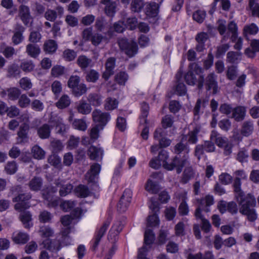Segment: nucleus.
Listing matches in <instances>:
<instances>
[{
  "label": "nucleus",
  "instance_id": "6e6552de",
  "mask_svg": "<svg viewBox=\"0 0 259 259\" xmlns=\"http://www.w3.org/2000/svg\"><path fill=\"white\" fill-rule=\"evenodd\" d=\"M29 124L26 122L22 124L17 132V142L18 144H24L28 141Z\"/></svg>",
  "mask_w": 259,
  "mask_h": 259
},
{
  "label": "nucleus",
  "instance_id": "f03ea898",
  "mask_svg": "<svg viewBox=\"0 0 259 259\" xmlns=\"http://www.w3.org/2000/svg\"><path fill=\"white\" fill-rule=\"evenodd\" d=\"M234 191L235 198L240 206V213H245L247 209L255 206L256 200L253 195L250 194H245L241 189Z\"/></svg>",
  "mask_w": 259,
  "mask_h": 259
},
{
  "label": "nucleus",
  "instance_id": "4d7b16f0",
  "mask_svg": "<svg viewBox=\"0 0 259 259\" xmlns=\"http://www.w3.org/2000/svg\"><path fill=\"white\" fill-rule=\"evenodd\" d=\"M146 190L150 193L156 194L159 190L158 185L149 179L145 186Z\"/></svg>",
  "mask_w": 259,
  "mask_h": 259
},
{
  "label": "nucleus",
  "instance_id": "e2e57ef3",
  "mask_svg": "<svg viewBox=\"0 0 259 259\" xmlns=\"http://www.w3.org/2000/svg\"><path fill=\"white\" fill-rule=\"evenodd\" d=\"M238 74L237 67L235 66H231L228 67L226 75L229 80H234Z\"/></svg>",
  "mask_w": 259,
  "mask_h": 259
},
{
  "label": "nucleus",
  "instance_id": "4be33fe9",
  "mask_svg": "<svg viewBox=\"0 0 259 259\" xmlns=\"http://www.w3.org/2000/svg\"><path fill=\"white\" fill-rule=\"evenodd\" d=\"M183 171L181 182L183 184L187 183L194 176V171L190 164H187Z\"/></svg>",
  "mask_w": 259,
  "mask_h": 259
},
{
  "label": "nucleus",
  "instance_id": "338daca9",
  "mask_svg": "<svg viewBox=\"0 0 259 259\" xmlns=\"http://www.w3.org/2000/svg\"><path fill=\"white\" fill-rule=\"evenodd\" d=\"M183 151H185L187 154L189 152L190 149L186 144L180 142L175 145L174 147L175 153L179 154Z\"/></svg>",
  "mask_w": 259,
  "mask_h": 259
},
{
  "label": "nucleus",
  "instance_id": "13d9d810",
  "mask_svg": "<svg viewBox=\"0 0 259 259\" xmlns=\"http://www.w3.org/2000/svg\"><path fill=\"white\" fill-rule=\"evenodd\" d=\"M99 77V73L97 71L92 69L87 73L85 79L88 82H95Z\"/></svg>",
  "mask_w": 259,
  "mask_h": 259
},
{
  "label": "nucleus",
  "instance_id": "0e129e2a",
  "mask_svg": "<svg viewBox=\"0 0 259 259\" xmlns=\"http://www.w3.org/2000/svg\"><path fill=\"white\" fill-rule=\"evenodd\" d=\"M76 56V52L70 49H66L63 53V58L67 61L74 60Z\"/></svg>",
  "mask_w": 259,
  "mask_h": 259
},
{
  "label": "nucleus",
  "instance_id": "b1692460",
  "mask_svg": "<svg viewBox=\"0 0 259 259\" xmlns=\"http://www.w3.org/2000/svg\"><path fill=\"white\" fill-rule=\"evenodd\" d=\"M214 203L213 198L209 195H206L204 198L200 200V207L206 212H209L210 209L209 207L212 205Z\"/></svg>",
  "mask_w": 259,
  "mask_h": 259
},
{
  "label": "nucleus",
  "instance_id": "f704fd0d",
  "mask_svg": "<svg viewBox=\"0 0 259 259\" xmlns=\"http://www.w3.org/2000/svg\"><path fill=\"white\" fill-rule=\"evenodd\" d=\"M71 103V100L67 95H62L56 103V106L59 109H64L68 107Z\"/></svg>",
  "mask_w": 259,
  "mask_h": 259
},
{
  "label": "nucleus",
  "instance_id": "f257e3e1",
  "mask_svg": "<svg viewBox=\"0 0 259 259\" xmlns=\"http://www.w3.org/2000/svg\"><path fill=\"white\" fill-rule=\"evenodd\" d=\"M197 82V88L199 90H202L204 85L206 90L207 91H211L213 95H215L220 92L217 81V76L214 72L208 74L205 78L203 75H200Z\"/></svg>",
  "mask_w": 259,
  "mask_h": 259
},
{
  "label": "nucleus",
  "instance_id": "8fccbe9b",
  "mask_svg": "<svg viewBox=\"0 0 259 259\" xmlns=\"http://www.w3.org/2000/svg\"><path fill=\"white\" fill-rule=\"evenodd\" d=\"M87 91V87L84 83L78 84L72 90V93L76 97H79L85 94Z\"/></svg>",
  "mask_w": 259,
  "mask_h": 259
},
{
  "label": "nucleus",
  "instance_id": "603ef678",
  "mask_svg": "<svg viewBox=\"0 0 259 259\" xmlns=\"http://www.w3.org/2000/svg\"><path fill=\"white\" fill-rule=\"evenodd\" d=\"M155 240V235L153 231L150 229H147L145 232L144 242L146 245H149L153 243Z\"/></svg>",
  "mask_w": 259,
  "mask_h": 259
},
{
  "label": "nucleus",
  "instance_id": "39448f33",
  "mask_svg": "<svg viewBox=\"0 0 259 259\" xmlns=\"http://www.w3.org/2000/svg\"><path fill=\"white\" fill-rule=\"evenodd\" d=\"M92 115L93 121L97 123L96 125H100L101 128H104L110 119L109 113L103 112L98 109L94 110Z\"/></svg>",
  "mask_w": 259,
  "mask_h": 259
},
{
  "label": "nucleus",
  "instance_id": "bb28decb",
  "mask_svg": "<svg viewBox=\"0 0 259 259\" xmlns=\"http://www.w3.org/2000/svg\"><path fill=\"white\" fill-rule=\"evenodd\" d=\"M26 52L32 58H36L40 52L39 47L35 44H29L26 46Z\"/></svg>",
  "mask_w": 259,
  "mask_h": 259
},
{
  "label": "nucleus",
  "instance_id": "cd10ccee",
  "mask_svg": "<svg viewBox=\"0 0 259 259\" xmlns=\"http://www.w3.org/2000/svg\"><path fill=\"white\" fill-rule=\"evenodd\" d=\"M42 185V180L39 177H34L28 183L30 189L33 191H38L40 190Z\"/></svg>",
  "mask_w": 259,
  "mask_h": 259
},
{
  "label": "nucleus",
  "instance_id": "dca6fc26",
  "mask_svg": "<svg viewBox=\"0 0 259 259\" xmlns=\"http://www.w3.org/2000/svg\"><path fill=\"white\" fill-rule=\"evenodd\" d=\"M246 109L244 106H239L233 108L232 114V118L237 121L240 122L243 120L246 116Z\"/></svg>",
  "mask_w": 259,
  "mask_h": 259
},
{
  "label": "nucleus",
  "instance_id": "c9c22d12",
  "mask_svg": "<svg viewBox=\"0 0 259 259\" xmlns=\"http://www.w3.org/2000/svg\"><path fill=\"white\" fill-rule=\"evenodd\" d=\"M54 125L57 130V133L63 134L66 132L68 128L67 126L63 122V119L60 117H56L54 120Z\"/></svg>",
  "mask_w": 259,
  "mask_h": 259
},
{
  "label": "nucleus",
  "instance_id": "69168bd1",
  "mask_svg": "<svg viewBox=\"0 0 259 259\" xmlns=\"http://www.w3.org/2000/svg\"><path fill=\"white\" fill-rule=\"evenodd\" d=\"M18 99H19L18 104L21 108H26L30 104V99L25 94L21 95Z\"/></svg>",
  "mask_w": 259,
  "mask_h": 259
},
{
  "label": "nucleus",
  "instance_id": "680f3d73",
  "mask_svg": "<svg viewBox=\"0 0 259 259\" xmlns=\"http://www.w3.org/2000/svg\"><path fill=\"white\" fill-rule=\"evenodd\" d=\"M40 235L42 237H49L54 234L53 230L48 226H43L40 228L39 231Z\"/></svg>",
  "mask_w": 259,
  "mask_h": 259
},
{
  "label": "nucleus",
  "instance_id": "5fc2aeb1",
  "mask_svg": "<svg viewBox=\"0 0 259 259\" xmlns=\"http://www.w3.org/2000/svg\"><path fill=\"white\" fill-rule=\"evenodd\" d=\"M42 244L44 247L51 251H57L59 250L58 246V243L55 241H52L49 239H47L43 241Z\"/></svg>",
  "mask_w": 259,
  "mask_h": 259
},
{
  "label": "nucleus",
  "instance_id": "9b49d317",
  "mask_svg": "<svg viewBox=\"0 0 259 259\" xmlns=\"http://www.w3.org/2000/svg\"><path fill=\"white\" fill-rule=\"evenodd\" d=\"M25 31V28L20 23H16L14 27V35L12 37V40L14 45H17L20 44L24 39L23 33Z\"/></svg>",
  "mask_w": 259,
  "mask_h": 259
},
{
  "label": "nucleus",
  "instance_id": "a878e982",
  "mask_svg": "<svg viewBox=\"0 0 259 259\" xmlns=\"http://www.w3.org/2000/svg\"><path fill=\"white\" fill-rule=\"evenodd\" d=\"M200 132V128L198 127H195L192 131L189 132L186 135V139L188 142L190 144H195L198 141L197 135Z\"/></svg>",
  "mask_w": 259,
  "mask_h": 259
},
{
  "label": "nucleus",
  "instance_id": "473e14b6",
  "mask_svg": "<svg viewBox=\"0 0 259 259\" xmlns=\"http://www.w3.org/2000/svg\"><path fill=\"white\" fill-rule=\"evenodd\" d=\"M159 5L155 2L150 3L146 8V14L150 17H155L158 13Z\"/></svg>",
  "mask_w": 259,
  "mask_h": 259
},
{
  "label": "nucleus",
  "instance_id": "c756f323",
  "mask_svg": "<svg viewBox=\"0 0 259 259\" xmlns=\"http://www.w3.org/2000/svg\"><path fill=\"white\" fill-rule=\"evenodd\" d=\"M92 62V60L85 55L79 56L76 61L77 65L81 69H85L90 66Z\"/></svg>",
  "mask_w": 259,
  "mask_h": 259
},
{
  "label": "nucleus",
  "instance_id": "052dcab7",
  "mask_svg": "<svg viewBox=\"0 0 259 259\" xmlns=\"http://www.w3.org/2000/svg\"><path fill=\"white\" fill-rule=\"evenodd\" d=\"M72 125L75 129L84 131L87 128V125L85 121L82 119H76L73 123Z\"/></svg>",
  "mask_w": 259,
  "mask_h": 259
},
{
  "label": "nucleus",
  "instance_id": "7ed1b4c3",
  "mask_svg": "<svg viewBox=\"0 0 259 259\" xmlns=\"http://www.w3.org/2000/svg\"><path fill=\"white\" fill-rule=\"evenodd\" d=\"M187 164H190L188 155H185L182 158L176 155L171 159L170 162L164 163L163 167L168 170H172L175 168L177 173L179 174L182 171L183 168Z\"/></svg>",
  "mask_w": 259,
  "mask_h": 259
},
{
  "label": "nucleus",
  "instance_id": "3c124183",
  "mask_svg": "<svg viewBox=\"0 0 259 259\" xmlns=\"http://www.w3.org/2000/svg\"><path fill=\"white\" fill-rule=\"evenodd\" d=\"M48 160L49 163L55 167L60 169L62 168L61 160L58 155L55 154L50 155Z\"/></svg>",
  "mask_w": 259,
  "mask_h": 259
},
{
  "label": "nucleus",
  "instance_id": "4c0bfd02",
  "mask_svg": "<svg viewBox=\"0 0 259 259\" xmlns=\"http://www.w3.org/2000/svg\"><path fill=\"white\" fill-rule=\"evenodd\" d=\"M182 202L179 207V212L182 215H187L189 212L188 206L186 203L187 192H184L183 194Z\"/></svg>",
  "mask_w": 259,
  "mask_h": 259
},
{
  "label": "nucleus",
  "instance_id": "49530a36",
  "mask_svg": "<svg viewBox=\"0 0 259 259\" xmlns=\"http://www.w3.org/2000/svg\"><path fill=\"white\" fill-rule=\"evenodd\" d=\"M144 6L143 0H132L131 4V9L133 12H140Z\"/></svg>",
  "mask_w": 259,
  "mask_h": 259
},
{
  "label": "nucleus",
  "instance_id": "f3484780",
  "mask_svg": "<svg viewBox=\"0 0 259 259\" xmlns=\"http://www.w3.org/2000/svg\"><path fill=\"white\" fill-rule=\"evenodd\" d=\"M235 178L233 183L234 191L241 189V180H246L247 175L243 169L237 170L234 172Z\"/></svg>",
  "mask_w": 259,
  "mask_h": 259
},
{
  "label": "nucleus",
  "instance_id": "c85d7f7f",
  "mask_svg": "<svg viewBox=\"0 0 259 259\" xmlns=\"http://www.w3.org/2000/svg\"><path fill=\"white\" fill-rule=\"evenodd\" d=\"M57 47V44L55 40L50 39L45 42L43 49L46 53L52 54L56 51Z\"/></svg>",
  "mask_w": 259,
  "mask_h": 259
},
{
  "label": "nucleus",
  "instance_id": "5701e85b",
  "mask_svg": "<svg viewBox=\"0 0 259 259\" xmlns=\"http://www.w3.org/2000/svg\"><path fill=\"white\" fill-rule=\"evenodd\" d=\"M51 128L48 124H44L37 130L38 137L41 139H48L51 135Z\"/></svg>",
  "mask_w": 259,
  "mask_h": 259
},
{
  "label": "nucleus",
  "instance_id": "2f4dec72",
  "mask_svg": "<svg viewBox=\"0 0 259 259\" xmlns=\"http://www.w3.org/2000/svg\"><path fill=\"white\" fill-rule=\"evenodd\" d=\"M31 153L34 158L43 159L45 157L46 152L38 145H34L31 149Z\"/></svg>",
  "mask_w": 259,
  "mask_h": 259
},
{
  "label": "nucleus",
  "instance_id": "0eeeda50",
  "mask_svg": "<svg viewBox=\"0 0 259 259\" xmlns=\"http://www.w3.org/2000/svg\"><path fill=\"white\" fill-rule=\"evenodd\" d=\"M56 186H49L42 194L44 199L47 200L49 203L48 205L50 207H55L58 204L57 198H54V194L57 192V188Z\"/></svg>",
  "mask_w": 259,
  "mask_h": 259
},
{
  "label": "nucleus",
  "instance_id": "de8ad7c7",
  "mask_svg": "<svg viewBox=\"0 0 259 259\" xmlns=\"http://www.w3.org/2000/svg\"><path fill=\"white\" fill-rule=\"evenodd\" d=\"M66 69L61 65L54 66L51 69V75L55 77H58L65 73Z\"/></svg>",
  "mask_w": 259,
  "mask_h": 259
},
{
  "label": "nucleus",
  "instance_id": "7c9ffc66",
  "mask_svg": "<svg viewBox=\"0 0 259 259\" xmlns=\"http://www.w3.org/2000/svg\"><path fill=\"white\" fill-rule=\"evenodd\" d=\"M21 71L18 65L12 64L9 65L7 68V76L8 77H19Z\"/></svg>",
  "mask_w": 259,
  "mask_h": 259
},
{
  "label": "nucleus",
  "instance_id": "a211bd4d",
  "mask_svg": "<svg viewBox=\"0 0 259 259\" xmlns=\"http://www.w3.org/2000/svg\"><path fill=\"white\" fill-rule=\"evenodd\" d=\"M210 139L214 141L216 145L220 147L223 148L228 143L229 140L225 137H223L215 131H212L210 136Z\"/></svg>",
  "mask_w": 259,
  "mask_h": 259
},
{
  "label": "nucleus",
  "instance_id": "4468645a",
  "mask_svg": "<svg viewBox=\"0 0 259 259\" xmlns=\"http://www.w3.org/2000/svg\"><path fill=\"white\" fill-rule=\"evenodd\" d=\"M55 184L57 187L60 188L59 193L61 196L67 195L71 192L73 189V186L71 184L67 183L65 184V182L60 179L56 180Z\"/></svg>",
  "mask_w": 259,
  "mask_h": 259
},
{
  "label": "nucleus",
  "instance_id": "412c9836",
  "mask_svg": "<svg viewBox=\"0 0 259 259\" xmlns=\"http://www.w3.org/2000/svg\"><path fill=\"white\" fill-rule=\"evenodd\" d=\"M12 240L16 244H25L29 239V235L22 232H14L12 236Z\"/></svg>",
  "mask_w": 259,
  "mask_h": 259
},
{
  "label": "nucleus",
  "instance_id": "72a5a7b5",
  "mask_svg": "<svg viewBox=\"0 0 259 259\" xmlns=\"http://www.w3.org/2000/svg\"><path fill=\"white\" fill-rule=\"evenodd\" d=\"M103 128H101L100 125H95L89 131L90 141L89 143L95 142L99 137V132Z\"/></svg>",
  "mask_w": 259,
  "mask_h": 259
},
{
  "label": "nucleus",
  "instance_id": "ddd939ff",
  "mask_svg": "<svg viewBox=\"0 0 259 259\" xmlns=\"http://www.w3.org/2000/svg\"><path fill=\"white\" fill-rule=\"evenodd\" d=\"M110 221H107L103 225L101 226V227L100 228V229L97 231V234L95 236V240L94 244L92 246V250L93 251H96L98 246L99 244V242L101 240V239L102 237L104 235L107 229H108L109 225H110Z\"/></svg>",
  "mask_w": 259,
  "mask_h": 259
},
{
  "label": "nucleus",
  "instance_id": "aec40b11",
  "mask_svg": "<svg viewBox=\"0 0 259 259\" xmlns=\"http://www.w3.org/2000/svg\"><path fill=\"white\" fill-rule=\"evenodd\" d=\"M254 131V123L253 121L248 120L244 121L241 125V134L245 137L251 135Z\"/></svg>",
  "mask_w": 259,
  "mask_h": 259
},
{
  "label": "nucleus",
  "instance_id": "20e7f679",
  "mask_svg": "<svg viewBox=\"0 0 259 259\" xmlns=\"http://www.w3.org/2000/svg\"><path fill=\"white\" fill-rule=\"evenodd\" d=\"M32 195L30 193H21L12 199L13 202H16L14 205L16 210L22 212L30 207V204L29 200L31 198Z\"/></svg>",
  "mask_w": 259,
  "mask_h": 259
},
{
  "label": "nucleus",
  "instance_id": "774afa93",
  "mask_svg": "<svg viewBox=\"0 0 259 259\" xmlns=\"http://www.w3.org/2000/svg\"><path fill=\"white\" fill-rule=\"evenodd\" d=\"M51 90L56 96H58L62 90V84L58 80L54 81L51 85Z\"/></svg>",
  "mask_w": 259,
  "mask_h": 259
},
{
  "label": "nucleus",
  "instance_id": "c03bdc74",
  "mask_svg": "<svg viewBox=\"0 0 259 259\" xmlns=\"http://www.w3.org/2000/svg\"><path fill=\"white\" fill-rule=\"evenodd\" d=\"M76 195L80 197H86L89 194L90 191L88 188L83 185H79L75 189Z\"/></svg>",
  "mask_w": 259,
  "mask_h": 259
},
{
  "label": "nucleus",
  "instance_id": "6e6d98bb",
  "mask_svg": "<svg viewBox=\"0 0 259 259\" xmlns=\"http://www.w3.org/2000/svg\"><path fill=\"white\" fill-rule=\"evenodd\" d=\"M142 115L140 119V124H147V120L146 117L148 115L149 112V105L145 102H143L142 104Z\"/></svg>",
  "mask_w": 259,
  "mask_h": 259
},
{
  "label": "nucleus",
  "instance_id": "e433bc0d",
  "mask_svg": "<svg viewBox=\"0 0 259 259\" xmlns=\"http://www.w3.org/2000/svg\"><path fill=\"white\" fill-rule=\"evenodd\" d=\"M20 219L24 225L25 228H29L30 227V222L32 220L31 214L28 211H22L20 214Z\"/></svg>",
  "mask_w": 259,
  "mask_h": 259
},
{
  "label": "nucleus",
  "instance_id": "09e8293b",
  "mask_svg": "<svg viewBox=\"0 0 259 259\" xmlns=\"http://www.w3.org/2000/svg\"><path fill=\"white\" fill-rule=\"evenodd\" d=\"M138 45L135 41H131V44L124 52L126 55L130 57H133L138 52Z\"/></svg>",
  "mask_w": 259,
  "mask_h": 259
},
{
  "label": "nucleus",
  "instance_id": "37998d69",
  "mask_svg": "<svg viewBox=\"0 0 259 259\" xmlns=\"http://www.w3.org/2000/svg\"><path fill=\"white\" fill-rule=\"evenodd\" d=\"M249 154L247 150L241 149L237 153L236 159L239 162L243 163L248 161Z\"/></svg>",
  "mask_w": 259,
  "mask_h": 259
},
{
  "label": "nucleus",
  "instance_id": "423d86ee",
  "mask_svg": "<svg viewBox=\"0 0 259 259\" xmlns=\"http://www.w3.org/2000/svg\"><path fill=\"white\" fill-rule=\"evenodd\" d=\"M18 17L25 26H28L32 23L33 18L27 6L21 5L19 7Z\"/></svg>",
  "mask_w": 259,
  "mask_h": 259
},
{
  "label": "nucleus",
  "instance_id": "58836bf2",
  "mask_svg": "<svg viewBox=\"0 0 259 259\" xmlns=\"http://www.w3.org/2000/svg\"><path fill=\"white\" fill-rule=\"evenodd\" d=\"M117 7V3L114 1L105 5L104 9L105 14L109 17H113L116 12Z\"/></svg>",
  "mask_w": 259,
  "mask_h": 259
},
{
  "label": "nucleus",
  "instance_id": "864d4df0",
  "mask_svg": "<svg viewBox=\"0 0 259 259\" xmlns=\"http://www.w3.org/2000/svg\"><path fill=\"white\" fill-rule=\"evenodd\" d=\"M118 103L115 99L109 97L105 101L104 108L106 110H112L117 107Z\"/></svg>",
  "mask_w": 259,
  "mask_h": 259
},
{
  "label": "nucleus",
  "instance_id": "a18cd8bd",
  "mask_svg": "<svg viewBox=\"0 0 259 259\" xmlns=\"http://www.w3.org/2000/svg\"><path fill=\"white\" fill-rule=\"evenodd\" d=\"M18 169L17 163L14 161L8 162L5 166V171L7 174H14Z\"/></svg>",
  "mask_w": 259,
  "mask_h": 259
},
{
  "label": "nucleus",
  "instance_id": "79ce46f5",
  "mask_svg": "<svg viewBox=\"0 0 259 259\" xmlns=\"http://www.w3.org/2000/svg\"><path fill=\"white\" fill-rule=\"evenodd\" d=\"M20 67L25 72H29L34 70L35 65L31 60H23L20 64Z\"/></svg>",
  "mask_w": 259,
  "mask_h": 259
},
{
  "label": "nucleus",
  "instance_id": "a19ab883",
  "mask_svg": "<svg viewBox=\"0 0 259 259\" xmlns=\"http://www.w3.org/2000/svg\"><path fill=\"white\" fill-rule=\"evenodd\" d=\"M88 100L92 105L98 106L102 103V97L97 94H90L88 96Z\"/></svg>",
  "mask_w": 259,
  "mask_h": 259
},
{
  "label": "nucleus",
  "instance_id": "9d476101",
  "mask_svg": "<svg viewBox=\"0 0 259 259\" xmlns=\"http://www.w3.org/2000/svg\"><path fill=\"white\" fill-rule=\"evenodd\" d=\"M101 170V166L98 163H94L91 166L90 170L86 174L85 177L89 183H96L97 176Z\"/></svg>",
  "mask_w": 259,
  "mask_h": 259
},
{
  "label": "nucleus",
  "instance_id": "6ab92c4d",
  "mask_svg": "<svg viewBox=\"0 0 259 259\" xmlns=\"http://www.w3.org/2000/svg\"><path fill=\"white\" fill-rule=\"evenodd\" d=\"M88 155L92 160L101 159L103 155V150L101 148L91 146L88 149Z\"/></svg>",
  "mask_w": 259,
  "mask_h": 259
},
{
  "label": "nucleus",
  "instance_id": "f8f14e48",
  "mask_svg": "<svg viewBox=\"0 0 259 259\" xmlns=\"http://www.w3.org/2000/svg\"><path fill=\"white\" fill-rule=\"evenodd\" d=\"M116 59L114 57H110L107 59L105 63V71L102 75V77L106 80H108L110 76L112 75L114 72V69L115 67Z\"/></svg>",
  "mask_w": 259,
  "mask_h": 259
},
{
  "label": "nucleus",
  "instance_id": "393cba45",
  "mask_svg": "<svg viewBox=\"0 0 259 259\" xmlns=\"http://www.w3.org/2000/svg\"><path fill=\"white\" fill-rule=\"evenodd\" d=\"M76 109L79 113L82 114H88L92 111L91 105L83 100H81L79 102Z\"/></svg>",
  "mask_w": 259,
  "mask_h": 259
},
{
  "label": "nucleus",
  "instance_id": "bf43d9fd",
  "mask_svg": "<svg viewBox=\"0 0 259 259\" xmlns=\"http://www.w3.org/2000/svg\"><path fill=\"white\" fill-rule=\"evenodd\" d=\"M19 85L21 89L25 91L30 90L32 87L31 80L27 77H23L20 79Z\"/></svg>",
  "mask_w": 259,
  "mask_h": 259
},
{
  "label": "nucleus",
  "instance_id": "ea45409f",
  "mask_svg": "<svg viewBox=\"0 0 259 259\" xmlns=\"http://www.w3.org/2000/svg\"><path fill=\"white\" fill-rule=\"evenodd\" d=\"M125 28V24L122 21H119L114 23L113 26L108 31V34L110 36L112 35V29L117 33H121L124 30Z\"/></svg>",
  "mask_w": 259,
  "mask_h": 259
},
{
  "label": "nucleus",
  "instance_id": "2eb2a0df",
  "mask_svg": "<svg viewBox=\"0 0 259 259\" xmlns=\"http://www.w3.org/2000/svg\"><path fill=\"white\" fill-rule=\"evenodd\" d=\"M64 13V9L61 6H58L56 11L48 9L45 13V18L50 21H54L57 18V15L61 17Z\"/></svg>",
  "mask_w": 259,
  "mask_h": 259
},
{
  "label": "nucleus",
  "instance_id": "1a4fd4ad",
  "mask_svg": "<svg viewBox=\"0 0 259 259\" xmlns=\"http://www.w3.org/2000/svg\"><path fill=\"white\" fill-rule=\"evenodd\" d=\"M21 95V91L16 87H12L3 90L0 95L2 98L8 97V99L11 101L17 100Z\"/></svg>",
  "mask_w": 259,
  "mask_h": 259
}]
</instances>
